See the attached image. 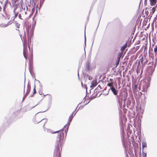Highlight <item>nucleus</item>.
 <instances>
[{"label": "nucleus", "instance_id": "17", "mask_svg": "<svg viewBox=\"0 0 157 157\" xmlns=\"http://www.w3.org/2000/svg\"><path fill=\"white\" fill-rule=\"evenodd\" d=\"M73 118V116H70L69 118V121L68 122V124H69V123H70L71 122V120H72V119Z\"/></svg>", "mask_w": 157, "mask_h": 157}, {"label": "nucleus", "instance_id": "24", "mask_svg": "<svg viewBox=\"0 0 157 157\" xmlns=\"http://www.w3.org/2000/svg\"><path fill=\"white\" fill-rule=\"evenodd\" d=\"M46 123V122H45L43 124H42V126L43 127H44V126H45V124Z\"/></svg>", "mask_w": 157, "mask_h": 157}, {"label": "nucleus", "instance_id": "25", "mask_svg": "<svg viewBox=\"0 0 157 157\" xmlns=\"http://www.w3.org/2000/svg\"><path fill=\"white\" fill-rule=\"evenodd\" d=\"M17 1V0H14V1L15 3H16V2Z\"/></svg>", "mask_w": 157, "mask_h": 157}, {"label": "nucleus", "instance_id": "8", "mask_svg": "<svg viewBox=\"0 0 157 157\" xmlns=\"http://www.w3.org/2000/svg\"><path fill=\"white\" fill-rule=\"evenodd\" d=\"M30 90H31L30 86H28V87H27V91L25 94L26 95V96H27L29 94V93L30 92Z\"/></svg>", "mask_w": 157, "mask_h": 157}, {"label": "nucleus", "instance_id": "14", "mask_svg": "<svg viewBox=\"0 0 157 157\" xmlns=\"http://www.w3.org/2000/svg\"><path fill=\"white\" fill-rule=\"evenodd\" d=\"M147 147V144L145 142H143L142 143V147L143 149L144 148L146 147Z\"/></svg>", "mask_w": 157, "mask_h": 157}, {"label": "nucleus", "instance_id": "26", "mask_svg": "<svg viewBox=\"0 0 157 157\" xmlns=\"http://www.w3.org/2000/svg\"><path fill=\"white\" fill-rule=\"evenodd\" d=\"M40 121H38V122H40Z\"/></svg>", "mask_w": 157, "mask_h": 157}, {"label": "nucleus", "instance_id": "16", "mask_svg": "<svg viewBox=\"0 0 157 157\" xmlns=\"http://www.w3.org/2000/svg\"><path fill=\"white\" fill-rule=\"evenodd\" d=\"M154 52L156 55L157 54V45L155 46L154 48Z\"/></svg>", "mask_w": 157, "mask_h": 157}, {"label": "nucleus", "instance_id": "5", "mask_svg": "<svg viewBox=\"0 0 157 157\" xmlns=\"http://www.w3.org/2000/svg\"><path fill=\"white\" fill-rule=\"evenodd\" d=\"M111 89L113 92V94L115 95H117V92L114 87V86H112V87H111Z\"/></svg>", "mask_w": 157, "mask_h": 157}, {"label": "nucleus", "instance_id": "11", "mask_svg": "<svg viewBox=\"0 0 157 157\" xmlns=\"http://www.w3.org/2000/svg\"><path fill=\"white\" fill-rule=\"evenodd\" d=\"M127 45V43H126L124 46H123V47H121V50L122 51H124L125 49V48H126Z\"/></svg>", "mask_w": 157, "mask_h": 157}, {"label": "nucleus", "instance_id": "4", "mask_svg": "<svg viewBox=\"0 0 157 157\" xmlns=\"http://www.w3.org/2000/svg\"><path fill=\"white\" fill-rule=\"evenodd\" d=\"M144 61V58L143 56H142L141 58L140 59V61L141 64H142V66L143 67H144L145 66V64H147V63L148 62V61H147V60L146 62H144V63L143 65Z\"/></svg>", "mask_w": 157, "mask_h": 157}, {"label": "nucleus", "instance_id": "21", "mask_svg": "<svg viewBox=\"0 0 157 157\" xmlns=\"http://www.w3.org/2000/svg\"><path fill=\"white\" fill-rule=\"evenodd\" d=\"M120 61L117 60V63H116V66H117L119 64Z\"/></svg>", "mask_w": 157, "mask_h": 157}, {"label": "nucleus", "instance_id": "20", "mask_svg": "<svg viewBox=\"0 0 157 157\" xmlns=\"http://www.w3.org/2000/svg\"><path fill=\"white\" fill-rule=\"evenodd\" d=\"M147 154L144 152L143 151L142 152V157H146Z\"/></svg>", "mask_w": 157, "mask_h": 157}, {"label": "nucleus", "instance_id": "19", "mask_svg": "<svg viewBox=\"0 0 157 157\" xmlns=\"http://www.w3.org/2000/svg\"><path fill=\"white\" fill-rule=\"evenodd\" d=\"M33 90V94L31 96V97H33V95H34V94H35L36 93V88H35V87L34 88Z\"/></svg>", "mask_w": 157, "mask_h": 157}, {"label": "nucleus", "instance_id": "2", "mask_svg": "<svg viewBox=\"0 0 157 157\" xmlns=\"http://www.w3.org/2000/svg\"><path fill=\"white\" fill-rule=\"evenodd\" d=\"M90 61H87L86 63V70L89 71L90 70Z\"/></svg>", "mask_w": 157, "mask_h": 157}, {"label": "nucleus", "instance_id": "13", "mask_svg": "<svg viewBox=\"0 0 157 157\" xmlns=\"http://www.w3.org/2000/svg\"><path fill=\"white\" fill-rule=\"evenodd\" d=\"M155 9H156V7H153L152 8V9L151 10V13L152 14H153L154 13V12H155Z\"/></svg>", "mask_w": 157, "mask_h": 157}, {"label": "nucleus", "instance_id": "9", "mask_svg": "<svg viewBox=\"0 0 157 157\" xmlns=\"http://www.w3.org/2000/svg\"><path fill=\"white\" fill-rule=\"evenodd\" d=\"M118 100V102L119 104V105L120 107H121L122 104V100L120 99H117Z\"/></svg>", "mask_w": 157, "mask_h": 157}, {"label": "nucleus", "instance_id": "10", "mask_svg": "<svg viewBox=\"0 0 157 157\" xmlns=\"http://www.w3.org/2000/svg\"><path fill=\"white\" fill-rule=\"evenodd\" d=\"M143 88L144 90H147V88L149 86V85L148 83H146L145 85H143Z\"/></svg>", "mask_w": 157, "mask_h": 157}, {"label": "nucleus", "instance_id": "18", "mask_svg": "<svg viewBox=\"0 0 157 157\" xmlns=\"http://www.w3.org/2000/svg\"><path fill=\"white\" fill-rule=\"evenodd\" d=\"M113 82H110L107 84V86L110 87H112V86H113Z\"/></svg>", "mask_w": 157, "mask_h": 157}, {"label": "nucleus", "instance_id": "1", "mask_svg": "<svg viewBox=\"0 0 157 157\" xmlns=\"http://www.w3.org/2000/svg\"><path fill=\"white\" fill-rule=\"evenodd\" d=\"M69 125H66L62 129L55 132L52 133H58L59 134L58 136L57 137V140L55 144V150L54 151V154L56 155L57 157H61V153L60 152V148L62 149V145L63 143V139L64 137V134L63 131H64L66 134L68 130Z\"/></svg>", "mask_w": 157, "mask_h": 157}, {"label": "nucleus", "instance_id": "12", "mask_svg": "<svg viewBox=\"0 0 157 157\" xmlns=\"http://www.w3.org/2000/svg\"><path fill=\"white\" fill-rule=\"evenodd\" d=\"M123 94H121L119 95H117V99H120L123 100Z\"/></svg>", "mask_w": 157, "mask_h": 157}, {"label": "nucleus", "instance_id": "7", "mask_svg": "<svg viewBox=\"0 0 157 157\" xmlns=\"http://www.w3.org/2000/svg\"><path fill=\"white\" fill-rule=\"evenodd\" d=\"M26 50H27V46H26V47H24V51H23V55L24 57L25 58V59H27L26 56Z\"/></svg>", "mask_w": 157, "mask_h": 157}, {"label": "nucleus", "instance_id": "6", "mask_svg": "<svg viewBox=\"0 0 157 157\" xmlns=\"http://www.w3.org/2000/svg\"><path fill=\"white\" fill-rule=\"evenodd\" d=\"M150 5L151 6L155 5L157 2V0H149Z\"/></svg>", "mask_w": 157, "mask_h": 157}, {"label": "nucleus", "instance_id": "3", "mask_svg": "<svg viewBox=\"0 0 157 157\" xmlns=\"http://www.w3.org/2000/svg\"><path fill=\"white\" fill-rule=\"evenodd\" d=\"M98 83L96 81L93 80L92 81L90 86L91 88H93L95 87L97 85Z\"/></svg>", "mask_w": 157, "mask_h": 157}, {"label": "nucleus", "instance_id": "22", "mask_svg": "<svg viewBox=\"0 0 157 157\" xmlns=\"http://www.w3.org/2000/svg\"><path fill=\"white\" fill-rule=\"evenodd\" d=\"M26 96H26L25 94V95H24V97H23V100H22L23 101H24L25 100V98H26Z\"/></svg>", "mask_w": 157, "mask_h": 157}, {"label": "nucleus", "instance_id": "15", "mask_svg": "<svg viewBox=\"0 0 157 157\" xmlns=\"http://www.w3.org/2000/svg\"><path fill=\"white\" fill-rule=\"evenodd\" d=\"M121 54H120V53L118 55V56L117 57V60H119L120 61V59H121Z\"/></svg>", "mask_w": 157, "mask_h": 157}, {"label": "nucleus", "instance_id": "23", "mask_svg": "<svg viewBox=\"0 0 157 157\" xmlns=\"http://www.w3.org/2000/svg\"><path fill=\"white\" fill-rule=\"evenodd\" d=\"M126 98H124V100H123V101H124V103H125V101H126Z\"/></svg>", "mask_w": 157, "mask_h": 157}]
</instances>
